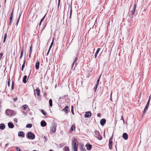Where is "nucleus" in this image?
<instances>
[{"instance_id":"f257e3e1","label":"nucleus","mask_w":151,"mask_h":151,"mask_svg":"<svg viewBox=\"0 0 151 151\" xmlns=\"http://www.w3.org/2000/svg\"><path fill=\"white\" fill-rule=\"evenodd\" d=\"M77 140L75 138H74L72 141V149L73 151H78V145L76 144Z\"/></svg>"},{"instance_id":"f03ea898","label":"nucleus","mask_w":151,"mask_h":151,"mask_svg":"<svg viewBox=\"0 0 151 151\" xmlns=\"http://www.w3.org/2000/svg\"><path fill=\"white\" fill-rule=\"evenodd\" d=\"M5 114L7 116L11 117L15 115L14 111L12 110L9 109H6L5 111Z\"/></svg>"},{"instance_id":"7ed1b4c3","label":"nucleus","mask_w":151,"mask_h":151,"mask_svg":"<svg viewBox=\"0 0 151 151\" xmlns=\"http://www.w3.org/2000/svg\"><path fill=\"white\" fill-rule=\"evenodd\" d=\"M137 5L136 4H134L133 7V9L129 13V14H130V16L131 18H132L133 17V15L134 14L135 9H136Z\"/></svg>"},{"instance_id":"20e7f679","label":"nucleus","mask_w":151,"mask_h":151,"mask_svg":"<svg viewBox=\"0 0 151 151\" xmlns=\"http://www.w3.org/2000/svg\"><path fill=\"white\" fill-rule=\"evenodd\" d=\"M95 135L96 137L99 140L102 139V137L100 135L99 132L97 130H95L94 132Z\"/></svg>"},{"instance_id":"39448f33","label":"nucleus","mask_w":151,"mask_h":151,"mask_svg":"<svg viewBox=\"0 0 151 151\" xmlns=\"http://www.w3.org/2000/svg\"><path fill=\"white\" fill-rule=\"evenodd\" d=\"M27 137L29 139H35V136L34 134L31 132H29L28 133Z\"/></svg>"},{"instance_id":"423d86ee","label":"nucleus","mask_w":151,"mask_h":151,"mask_svg":"<svg viewBox=\"0 0 151 151\" xmlns=\"http://www.w3.org/2000/svg\"><path fill=\"white\" fill-rule=\"evenodd\" d=\"M112 139H113V136H112L109 140V147L110 149H111L112 148Z\"/></svg>"},{"instance_id":"0eeeda50","label":"nucleus","mask_w":151,"mask_h":151,"mask_svg":"<svg viewBox=\"0 0 151 151\" xmlns=\"http://www.w3.org/2000/svg\"><path fill=\"white\" fill-rule=\"evenodd\" d=\"M57 125L55 124H53L52 125V126L51 127L52 131L55 133L56 131Z\"/></svg>"},{"instance_id":"6e6552de","label":"nucleus","mask_w":151,"mask_h":151,"mask_svg":"<svg viewBox=\"0 0 151 151\" xmlns=\"http://www.w3.org/2000/svg\"><path fill=\"white\" fill-rule=\"evenodd\" d=\"M149 103H150V102H149V101H147V104L145 106V108L144 110L143 111V115H144L145 114V113L147 110V109L149 105Z\"/></svg>"},{"instance_id":"1a4fd4ad","label":"nucleus","mask_w":151,"mask_h":151,"mask_svg":"<svg viewBox=\"0 0 151 151\" xmlns=\"http://www.w3.org/2000/svg\"><path fill=\"white\" fill-rule=\"evenodd\" d=\"M35 91H36V93L37 94V96H40V91L39 89L38 88H37L35 90H34V95H35V97L36 96V94L35 93Z\"/></svg>"},{"instance_id":"9d476101","label":"nucleus","mask_w":151,"mask_h":151,"mask_svg":"<svg viewBox=\"0 0 151 151\" xmlns=\"http://www.w3.org/2000/svg\"><path fill=\"white\" fill-rule=\"evenodd\" d=\"M91 114L90 111H88L86 112L84 117L85 118H88L91 116Z\"/></svg>"},{"instance_id":"9b49d317","label":"nucleus","mask_w":151,"mask_h":151,"mask_svg":"<svg viewBox=\"0 0 151 151\" xmlns=\"http://www.w3.org/2000/svg\"><path fill=\"white\" fill-rule=\"evenodd\" d=\"M78 60V58L77 57H76L75 60L73 63L72 65V68H73L74 65L75 64V66H76V65L77 64V61Z\"/></svg>"},{"instance_id":"f8f14e48","label":"nucleus","mask_w":151,"mask_h":151,"mask_svg":"<svg viewBox=\"0 0 151 151\" xmlns=\"http://www.w3.org/2000/svg\"><path fill=\"white\" fill-rule=\"evenodd\" d=\"M106 122V120L104 119H102L100 121V123L101 126H104Z\"/></svg>"},{"instance_id":"ddd939ff","label":"nucleus","mask_w":151,"mask_h":151,"mask_svg":"<svg viewBox=\"0 0 151 151\" xmlns=\"http://www.w3.org/2000/svg\"><path fill=\"white\" fill-rule=\"evenodd\" d=\"M86 147H87L86 149L87 150H90L91 149L92 145H91L88 143L86 145Z\"/></svg>"},{"instance_id":"4468645a","label":"nucleus","mask_w":151,"mask_h":151,"mask_svg":"<svg viewBox=\"0 0 151 151\" xmlns=\"http://www.w3.org/2000/svg\"><path fill=\"white\" fill-rule=\"evenodd\" d=\"M122 137L125 139L127 140L128 138V135L126 133H124L123 134Z\"/></svg>"},{"instance_id":"2eb2a0df","label":"nucleus","mask_w":151,"mask_h":151,"mask_svg":"<svg viewBox=\"0 0 151 151\" xmlns=\"http://www.w3.org/2000/svg\"><path fill=\"white\" fill-rule=\"evenodd\" d=\"M40 124L42 127H45L47 123L44 120H42Z\"/></svg>"},{"instance_id":"dca6fc26","label":"nucleus","mask_w":151,"mask_h":151,"mask_svg":"<svg viewBox=\"0 0 151 151\" xmlns=\"http://www.w3.org/2000/svg\"><path fill=\"white\" fill-rule=\"evenodd\" d=\"M8 126L9 128H13L14 126L12 122H9L8 124Z\"/></svg>"},{"instance_id":"f3484780","label":"nucleus","mask_w":151,"mask_h":151,"mask_svg":"<svg viewBox=\"0 0 151 151\" xmlns=\"http://www.w3.org/2000/svg\"><path fill=\"white\" fill-rule=\"evenodd\" d=\"M18 136H21L22 137H24V133L22 132H18Z\"/></svg>"},{"instance_id":"a211bd4d","label":"nucleus","mask_w":151,"mask_h":151,"mask_svg":"<svg viewBox=\"0 0 151 151\" xmlns=\"http://www.w3.org/2000/svg\"><path fill=\"white\" fill-rule=\"evenodd\" d=\"M40 65V62L37 61L36 63L35 64V68L36 70H38L39 68Z\"/></svg>"},{"instance_id":"6ab92c4d","label":"nucleus","mask_w":151,"mask_h":151,"mask_svg":"<svg viewBox=\"0 0 151 151\" xmlns=\"http://www.w3.org/2000/svg\"><path fill=\"white\" fill-rule=\"evenodd\" d=\"M5 127V125L3 124H0V129L1 130H4Z\"/></svg>"},{"instance_id":"aec40b11","label":"nucleus","mask_w":151,"mask_h":151,"mask_svg":"<svg viewBox=\"0 0 151 151\" xmlns=\"http://www.w3.org/2000/svg\"><path fill=\"white\" fill-rule=\"evenodd\" d=\"M69 107L66 106L63 109V110L65 111L66 113H67L68 112V109Z\"/></svg>"},{"instance_id":"412c9836","label":"nucleus","mask_w":151,"mask_h":151,"mask_svg":"<svg viewBox=\"0 0 151 151\" xmlns=\"http://www.w3.org/2000/svg\"><path fill=\"white\" fill-rule=\"evenodd\" d=\"M27 78V76H24L23 78V82L24 83H26L27 81L26 80V79Z\"/></svg>"},{"instance_id":"4be33fe9","label":"nucleus","mask_w":151,"mask_h":151,"mask_svg":"<svg viewBox=\"0 0 151 151\" xmlns=\"http://www.w3.org/2000/svg\"><path fill=\"white\" fill-rule=\"evenodd\" d=\"M80 148L81 151H87L85 148L83 147V145H81Z\"/></svg>"},{"instance_id":"5701e85b","label":"nucleus","mask_w":151,"mask_h":151,"mask_svg":"<svg viewBox=\"0 0 151 151\" xmlns=\"http://www.w3.org/2000/svg\"><path fill=\"white\" fill-rule=\"evenodd\" d=\"M75 127L74 124H73L71 127L70 129V131L72 132L74 130H75Z\"/></svg>"},{"instance_id":"b1692460","label":"nucleus","mask_w":151,"mask_h":151,"mask_svg":"<svg viewBox=\"0 0 151 151\" xmlns=\"http://www.w3.org/2000/svg\"><path fill=\"white\" fill-rule=\"evenodd\" d=\"M21 13H22V12H21L20 13H19V17L18 18L17 20V23H16V25L17 26V25L18 24V23L19 22V19H20V16H21Z\"/></svg>"},{"instance_id":"393cba45","label":"nucleus","mask_w":151,"mask_h":151,"mask_svg":"<svg viewBox=\"0 0 151 151\" xmlns=\"http://www.w3.org/2000/svg\"><path fill=\"white\" fill-rule=\"evenodd\" d=\"M100 50V48H98L97 49V50L96 51V53H95V58H96L97 55L98 53H99Z\"/></svg>"},{"instance_id":"a878e982","label":"nucleus","mask_w":151,"mask_h":151,"mask_svg":"<svg viewBox=\"0 0 151 151\" xmlns=\"http://www.w3.org/2000/svg\"><path fill=\"white\" fill-rule=\"evenodd\" d=\"M25 60H24L23 61V63L22 65V68H21V70L22 71L23 70V69L25 67Z\"/></svg>"},{"instance_id":"bb28decb","label":"nucleus","mask_w":151,"mask_h":151,"mask_svg":"<svg viewBox=\"0 0 151 151\" xmlns=\"http://www.w3.org/2000/svg\"><path fill=\"white\" fill-rule=\"evenodd\" d=\"M49 104L50 106H52V101L51 99H50L49 100Z\"/></svg>"},{"instance_id":"cd10ccee","label":"nucleus","mask_w":151,"mask_h":151,"mask_svg":"<svg viewBox=\"0 0 151 151\" xmlns=\"http://www.w3.org/2000/svg\"><path fill=\"white\" fill-rule=\"evenodd\" d=\"M23 49H22V48L21 50V52L20 56V59L23 56Z\"/></svg>"},{"instance_id":"c85d7f7f","label":"nucleus","mask_w":151,"mask_h":151,"mask_svg":"<svg viewBox=\"0 0 151 151\" xmlns=\"http://www.w3.org/2000/svg\"><path fill=\"white\" fill-rule=\"evenodd\" d=\"M65 151H69V147L67 146H65L64 147Z\"/></svg>"},{"instance_id":"c756f323","label":"nucleus","mask_w":151,"mask_h":151,"mask_svg":"<svg viewBox=\"0 0 151 151\" xmlns=\"http://www.w3.org/2000/svg\"><path fill=\"white\" fill-rule=\"evenodd\" d=\"M32 126V125L31 124H27L26 125V127L27 128H31Z\"/></svg>"},{"instance_id":"7c9ffc66","label":"nucleus","mask_w":151,"mask_h":151,"mask_svg":"<svg viewBox=\"0 0 151 151\" xmlns=\"http://www.w3.org/2000/svg\"><path fill=\"white\" fill-rule=\"evenodd\" d=\"M41 111L44 115H46L47 114V113L44 110L41 109Z\"/></svg>"},{"instance_id":"2f4dec72","label":"nucleus","mask_w":151,"mask_h":151,"mask_svg":"<svg viewBox=\"0 0 151 151\" xmlns=\"http://www.w3.org/2000/svg\"><path fill=\"white\" fill-rule=\"evenodd\" d=\"M101 75H100V76L99 77L98 79L97 80V82L96 83V85H99V81H100V77H101Z\"/></svg>"},{"instance_id":"473e14b6","label":"nucleus","mask_w":151,"mask_h":151,"mask_svg":"<svg viewBox=\"0 0 151 151\" xmlns=\"http://www.w3.org/2000/svg\"><path fill=\"white\" fill-rule=\"evenodd\" d=\"M6 37H7V34H4V40H3L4 42H5Z\"/></svg>"},{"instance_id":"72a5a7b5","label":"nucleus","mask_w":151,"mask_h":151,"mask_svg":"<svg viewBox=\"0 0 151 151\" xmlns=\"http://www.w3.org/2000/svg\"><path fill=\"white\" fill-rule=\"evenodd\" d=\"M53 43H54V38L53 39L52 41L51 42V45L50 46L49 48L50 49H51Z\"/></svg>"},{"instance_id":"f704fd0d","label":"nucleus","mask_w":151,"mask_h":151,"mask_svg":"<svg viewBox=\"0 0 151 151\" xmlns=\"http://www.w3.org/2000/svg\"><path fill=\"white\" fill-rule=\"evenodd\" d=\"M71 111L73 114H74V112L73 111V105L71 106Z\"/></svg>"},{"instance_id":"c9c22d12","label":"nucleus","mask_w":151,"mask_h":151,"mask_svg":"<svg viewBox=\"0 0 151 151\" xmlns=\"http://www.w3.org/2000/svg\"><path fill=\"white\" fill-rule=\"evenodd\" d=\"M22 107H23V110H26V108L28 107V106L26 105H24L22 106Z\"/></svg>"},{"instance_id":"e433bc0d","label":"nucleus","mask_w":151,"mask_h":151,"mask_svg":"<svg viewBox=\"0 0 151 151\" xmlns=\"http://www.w3.org/2000/svg\"><path fill=\"white\" fill-rule=\"evenodd\" d=\"M70 16L69 17V18H71V16L72 14V6H70Z\"/></svg>"},{"instance_id":"4c0bfd02","label":"nucleus","mask_w":151,"mask_h":151,"mask_svg":"<svg viewBox=\"0 0 151 151\" xmlns=\"http://www.w3.org/2000/svg\"><path fill=\"white\" fill-rule=\"evenodd\" d=\"M46 16V14H45L44 16L43 17V18L41 19L40 20L41 23H42V22L43 21V20L45 18Z\"/></svg>"},{"instance_id":"58836bf2","label":"nucleus","mask_w":151,"mask_h":151,"mask_svg":"<svg viewBox=\"0 0 151 151\" xmlns=\"http://www.w3.org/2000/svg\"><path fill=\"white\" fill-rule=\"evenodd\" d=\"M98 86V85H96L94 88V90L95 92L96 91Z\"/></svg>"},{"instance_id":"ea45409f","label":"nucleus","mask_w":151,"mask_h":151,"mask_svg":"<svg viewBox=\"0 0 151 151\" xmlns=\"http://www.w3.org/2000/svg\"><path fill=\"white\" fill-rule=\"evenodd\" d=\"M43 140L45 142H46L47 141V139L46 137H44Z\"/></svg>"},{"instance_id":"a19ab883","label":"nucleus","mask_w":151,"mask_h":151,"mask_svg":"<svg viewBox=\"0 0 151 151\" xmlns=\"http://www.w3.org/2000/svg\"><path fill=\"white\" fill-rule=\"evenodd\" d=\"M18 99V98L17 97L15 98H14L13 99V101H14L15 102Z\"/></svg>"},{"instance_id":"79ce46f5","label":"nucleus","mask_w":151,"mask_h":151,"mask_svg":"<svg viewBox=\"0 0 151 151\" xmlns=\"http://www.w3.org/2000/svg\"><path fill=\"white\" fill-rule=\"evenodd\" d=\"M16 149L17 151H22L18 147H16Z\"/></svg>"},{"instance_id":"37998d69","label":"nucleus","mask_w":151,"mask_h":151,"mask_svg":"<svg viewBox=\"0 0 151 151\" xmlns=\"http://www.w3.org/2000/svg\"><path fill=\"white\" fill-rule=\"evenodd\" d=\"M32 45L30 47V53H31L32 52Z\"/></svg>"},{"instance_id":"c03bdc74","label":"nucleus","mask_w":151,"mask_h":151,"mask_svg":"<svg viewBox=\"0 0 151 151\" xmlns=\"http://www.w3.org/2000/svg\"><path fill=\"white\" fill-rule=\"evenodd\" d=\"M13 17L10 16L9 18V20L12 21Z\"/></svg>"},{"instance_id":"a18cd8bd","label":"nucleus","mask_w":151,"mask_h":151,"mask_svg":"<svg viewBox=\"0 0 151 151\" xmlns=\"http://www.w3.org/2000/svg\"><path fill=\"white\" fill-rule=\"evenodd\" d=\"M3 54L2 53H0V60H1V58Z\"/></svg>"},{"instance_id":"49530a36","label":"nucleus","mask_w":151,"mask_h":151,"mask_svg":"<svg viewBox=\"0 0 151 151\" xmlns=\"http://www.w3.org/2000/svg\"><path fill=\"white\" fill-rule=\"evenodd\" d=\"M58 7H59L60 5V0H58Z\"/></svg>"},{"instance_id":"de8ad7c7","label":"nucleus","mask_w":151,"mask_h":151,"mask_svg":"<svg viewBox=\"0 0 151 151\" xmlns=\"http://www.w3.org/2000/svg\"><path fill=\"white\" fill-rule=\"evenodd\" d=\"M97 116L98 117H100L101 116V114L100 113H98L97 114Z\"/></svg>"},{"instance_id":"09e8293b","label":"nucleus","mask_w":151,"mask_h":151,"mask_svg":"<svg viewBox=\"0 0 151 151\" xmlns=\"http://www.w3.org/2000/svg\"><path fill=\"white\" fill-rule=\"evenodd\" d=\"M50 48H49V50L48 51V52H47V55H48V54L49 52L50 51Z\"/></svg>"},{"instance_id":"8fccbe9b","label":"nucleus","mask_w":151,"mask_h":151,"mask_svg":"<svg viewBox=\"0 0 151 151\" xmlns=\"http://www.w3.org/2000/svg\"><path fill=\"white\" fill-rule=\"evenodd\" d=\"M12 21L9 20V25H11L12 24Z\"/></svg>"},{"instance_id":"3c124183","label":"nucleus","mask_w":151,"mask_h":151,"mask_svg":"<svg viewBox=\"0 0 151 151\" xmlns=\"http://www.w3.org/2000/svg\"><path fill=\"white\" fill-rule=\"evenodd\" d=\"M14 121L16 122H17V118H15L14 119Z\"/></svg>"},{"instance_id":"603ef678","label":"nucleus","mask_w":151,"mask_h":151,"mask_svg":"<svg viewBox=\"0 0 151 151\" xmlns=\"http://www.w3.org/2000/svg\"><path fill=\"white\" fill-rule=\"evenodd\" d=\"M13 11L11 13L10 16H12L13 17Z\"/></svg>"},{"instance_id":"864d4df0","label":"nucleus","mask_w":151,"mask_h":151,"mask_svg":"<svg viewBox=\"0 0 151 151\" xmlns=\"http://www.w3.org/2000/svg\"><path fill=\"white\" fill-rule=\"evenodd\" d=\"M121 119L122 120L123 122H124V118L123 116H121Z\"/></svg>"},{"instance_id":"5fc2aeb1","label":"nucleus","mask_w":151,"mask_h":151,"mask_svg":"<svg viewBox=\"0 0 151 151\" xmlns=\"http://www.w3.org/2000/svg\"><path fill=\"white\" fill-rule=\"evenodd\" d=\"M8 85L9 86H10V82L9 80L8 82Z\"/></svg>"},{"instance_id":"6e6d98bb","label":"nucleus","mask_w":151,"mask_h":151,"mask_svg":"<svg viewBox=\"0 0 151 151\" xmlns=\"http://www.w3.org/2000/svg\"><path fill=\"white\" fill-rule=\"evenodd\" d=\"M14 88V86H12L11 87V90H12Z\"/></svg>"},{"instance_id":"4d7b16f0","label":"nucleus","mask_w":151,"mask_h":151,"mask_svg":"<svg viewBox=\"0 0 151 151\" xmlns=\"http://www.w3.org/2000/svg\"><path fill=\"white\" fill-rule=\"evenodd\" d=\"M150 96L149 97V99H148V101H149V102H150Z\"/></svg>"},{"instance_id":"13d9d810","label":"nucleus","mask_w":151,"mask_h":151,"mask_svg":"<svg viewBox=\"0 0 151 151\" xmlns=\"http://www.w3.org/2000/svg\"><path fill=\"white\" fill-rule=\"evenodd\" d=\"M14 82L13 81H12V86H14Z\"/></svg>"},{"instance_id":"bf43d9fd","label":"nucleus","mask_w":151,"mask_h":151,"mask_svg":"<svg viewBox=\"0 0 151 151\" xmlns=\"http://www.w3.org/2000/svg\"><path fill=\"white\" fill-rule=\"evenodd\" d=\"M31 54V53H30V52H29V58H30V57Z\"/></svg>"},{"instance_id":"052dcab7","label":"nucleus","mask_w":151,"mask_h":151,"mask_svg":"<svg viewBox=\"0 0 151 151\" xmlns=\"http://www.w3.org/2000/svg\"><path fill=\"white\" fill-rule=\"evenodd\" d=\"M23 113L25 114H27L24 111H23Z\"/></svg>"},{"instance_id":"680f3d73","label":"nucleus","mask_w":151,"mask_h":151,"mask_svg":"<svg viewBox=\"0 0 151 151\" xmlns=\"http://www.w3.org/2000/svg\"><path fill=\"white\" fill-rule=\"evenodd\" d=\"M7 145H8V144H6L5 145V147H6L7 146Z\"/></svg>"},{"instance_id":"e2e57ef3","label":"nucleus","mask_w":151,"mask_h":151,"mask_svg":"<svg viewBox=\"0 0 151 151\" xmlns=\"http://www.w3.org/2000/svg\"><path fill=\"white\" fill-rule=\"evenodd\" d=\"M41 23H41V22L40 21V24H39V25H41Z\"/></svg>"},{"instance_id":"0e129e2a","label":"nucleus","mask_w":151,"mask_h":151,"mask_svg":"<svg viewBox=\"0 0 151 151\" xmlns=\"http://www.w3.org/2000/svg\"><path fill=\"white\" fill-rule=\"evenodd\" d=\"M6 0H5V3H6Z\"/></svg>"},{"instance_id":"69168bd1","label":"nucleus","mask_w":151,"mask_h":151,"mask_svg":"<svg viewBox=\"0 0 151 151\" xmlns=\"http://www.w3.org/2000/svg\"><path fill=\"white\" fill-rule=\"evenodd\" d=\"M32 151H37L36 150H32Z\"/></svg>"},{"instance_id":"338daca9","label":"nucleus","mask_w":151,"mask_h":151,"mask_svg":"<svg viewBox=\"0 0 151 151\" xmlns=\"http://www.w3.org/2000/svg\"><path fill=\"white\" fill-rule=\"evenodd\" d=\"M111 94H112V93H111Z\"/></svg>"}]
</instances>
